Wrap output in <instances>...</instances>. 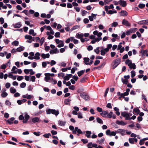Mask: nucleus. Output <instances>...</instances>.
<instances>
[{"label":"nucleus","instance_id":"54","mask_svg":"<svg viewBox=\"0 0 148 148\" xmlns=\"http://www.w3.org/2000/svg\"><path fill=\"white\" fill-rule=\"evenodd\" d=\"M50 82H51L53 84H56L57 83V81L56 79H54L53 78L52 79Z\"/></svg>","mask_w":148,"mask_h":148},{"label":"nucleus","instance_id":"10","mask_svg":"<svg viewBox=\"0 0 148 148\" xmlns=\"http://www.w3.org/2000/svg\"><path fill=\"white\" fill-rule=\"evenodd\" d=\"M116 123L118 125H121L122 126L125 125L127 124L126 123H125L123 121H119V120H117L116 121Z\"/></svg>","mask_w":148,"mask_h":148},{"label":"nucleus","instance_id":"23","mask_svg":"<svg viewBox=\"0 0 148 148\" xmlns=\"http://www.w3.org/2000/svg\"><path fill=\"white\" fill-rule=\"evenodd\" d=\"M10 92L12 93H14L16 92V89L13 87H11L10 88Z\"/></svg>","mask_w":148,"mask_h":148},{"label":"nucleus","instance_id":"11","mask_svg":"<svg viewBox=\"0 0 148 148\" xmlns=\"http://www.w3.org/2000/svg\"><path fill=\"white\" fill-rule=\"evenodd\" d=\"M32 122L34 123H35L36 122H38L39 120H40V119L38 117H35L31 119Z\"/></svg>","mask_w":148,"mask_h":148},{"label":"nucleus","instance_id":"37","mask_svg":"<svg viewBox=\"0 0 148 148\" xmlns=\"http://www.w3.org/2000/svg\"><path fill=\"white\" fill-rule=\"evenodd\" d=\"M8 95V93L6 92H3L1 94V96L3 98H5L7 97Z\"/></svg>","mask_w":148,"mask_h":148},{"label":"nucleus","instance_id":"60","mask_svg":"<svg viewBox=\"0 0 148 148\" xmlns=\"http://www.w3.org/2000/svg\"><path fill=\"white\" fill-rule=\"evenodd\" d=\"M56 63V62L54 60H51L50 62V65L51 66H52L53 65L55 64Z\"/></svg>","mask_w":148,"mask_h":148},{"label":"nucleus","instance_id":"7","mask_svg":"<svg viewBox=\"0 0 148 148\" xmlns=\"http://www.w3.org/2000/svg\"><path fill=\"white\" fill-rule=\"evenodd\" d=\"M122 24L126 26L129 27L130 25V24L129 22L126 20L124 19L122 20Z\"/></svg>","mask_w":148,"mask_h":148},{"label":"nucleus","instance_id":"30","mask_svg":"<svg viewBox=\"0 0 148 148\" xmlns=\"http://www.w3.org/2000/svg\"><path fill=\"white\" fill-rule=\"evenodd\" d=\"M129 67L131 69H136V65L134 63H132Z\"/></svg>","mask_w":148,"mask_h":148},{"label":"nucleus","instance_id":"14","mask_svg":"<svg viewBox=\"0 0 148 148\" xmlns=\"http://www.w3.org/2000/svg\"><path fill=\"white\" fill-rule=\"evenodd\" d=\"M13 26L15 28H19L21 26V22H19L15 24H13Z\"/></svg>","mask_w":148,"mask_h":148},{"label":"nucleus","instance_id":"52","mask_svg":"<svg viewBox=\"0 0 148 148\" xmlns=\"http://www.w3.org/2000/svg\"><path fill=\"white\" fill-rule=\"evenodd\" d=\"M26 84L25 82H22L20 84V87L21 88H24L25 87Z\"/></svg>","mask_w":148,"mask_h":148},{"label":"nucleus","instance_id":"61","mask_svg":"<svg viewBox=\"0 0 148 148\" xmlns=\"http://www.w3.org/2000/svg\"><path fill=\"white\" fill-rule=\"evenodd\" d=\"M60 32H58L55 33L54 36L58 38L60 37Z\"/></svg>","mask_w":148,"mask_h":148},{"label":"nucleus","instance_id":"41","mask_svg":"<svg viewBox=\"0 0 148 148\" xmlns=\"http://www.w3.org/2000/svg\"><path fill=\"white\" fill-rule=\"evenodd\" d=\"M84 63L85 64V63H88V62L89 61L90 59L88 58H84Z\"/></svg>","mask_w":148,"mask_h":148},{"label":"nucleus","instance_id":"25","mask_svg":"<svg viewBox=\"0 0 148 148\" xmlns=\"http://www.w3.org/2000/svg\"><path fill=\"white\" fill-rule=\"evenodd\" d=\"M126 64H127L128 66H129L132 63L131 60L129 59L127 60L125 62Z\"/></svg>","mask_w":148,"mask_h":148},{"label":"nucleus","instance_id":"15","mask_svg":"<svg viewBox=\"0 0 148 148\" xmlns=\"http://www.w3.org/2000/svg\"><path fill=\"white\" fill-rule=\"evenodd\" d=\"M41 56L43 59H45L46 58H49L50 57V55L49 53L45 54L42 53L41 54Z\"/></svg>","mask_w":148,"mask_h":148},{"label":"nucleus","instance_id":"2","mask_svg":"<svg viewBox=\"0 0 148 148\" xmlns=\"http://www.w3.org/2000/svg\"><path fill=\"white\" fill-rule=\"evenodd\" d=\"M121 62V58H117L114 60L112 63V69H114Z\"/></svg>","mask_w":148,"mask_h":148},{"label":"nucleus","instance_id":"59","mask_svg":"<svg viewBox=\"0 0 148 148\" xmlns=\"http://www.w3.org/2000/svg\"><path fill=\"white\" fill-rule=\"evenodd\" d=\"M142 21H145V23H146V24H148V19L146 20H142L141 21H140L138 23L140 25L142 24Z\"/></svg>","mask_w":148,"mask_h":148},{"label":"nucleus","instance_id":"32","mask_svg":"<svg viewBox=\"0 0 148 148\" xmlns=\"http://www.w3.org/2000/svg\"><path fill=\"white\" fill-rule=\"evenodd\" d=\"M24 47H19L16 49L17 51L18 52H20L22 51H23L24 50Z\"/></svg>","mask_w":148,"mask_h":148},{"label":"nucleus","instance_id":"27","mask_svg":"<svg viewBox=\"0 0 148 148\" xmlns=\"http://www.w3.org/2000/svg\"><path fill=\"white\" fill-rule=\"evenodd\" d=\"M66 123V122L65 121H59V124L60 126H64L65 125Z\"/></svg>","mask_w":148,"mask_h":148},{"label":"nucleus","instance_id":"47","mask_svg":"<svg viewBox=\"0 0 148 148\" xmlns=\"http://www.w3.org/2000/svg\"><path fill=\"white\" fill-rule=\"evenodd\" d=\"M131 77H134L136 75L135 72L134 71H132L131 72Z\"/></svg>","mask_w":148,"mask_h":148},{"label":"nucleus","instance_id":"51","mask_svg":"<svg viewBox=\"0 0 148 148\" xmlns=\"http://www.w3.org/2000/svg\"><path fill=\"white\" fill-rule=\"evenodd\" d=\"M22 13H25V14L27 16H29V12H28V11L27 10H24L22 12Z\"/></svg>","mask_w":148,"mask_h":148},{"label":"nucleus","instance_id":"46","mask_svg":"<svg viewBox=\"0 0 148 148\" xmlns=\"http://www.w3.org/2000/svg\"><path fill=\"white\" fill-rule=\"evenodd\" d=\"M82 15L83 16H85L87 13H88V12H87V11H86L85 10H82Z\"/></svg>","mask_w":148,"mask_h":148},{"label":"nucleus","instance_id":"9","mask_svg":"<svg viewBox=\"0 0 148 148\" xmlns=\"http://www.w3.org/2000/svg\"><path fill=\"white\" fill-rule=\"evenodd\" d=\"M59 51L57 48H56L53 49L51 50L49 52L50 54H53L54 53H59Z\"/></svg>","mask_w":148,"mask_h":148},{"label":"nucleus","instance_id":"18","mask_svg":"<svg viewBox=\"0 0 148 148\" xmlns=\"http://www.w3.org/2000/svg\"><path fill=\"white\" fill-rule=\"evenodd\" d=\"M86 134L85 136L88 138L90 137V135L91 134V132L90 131H87L86 132Z\"/></svg>","mask_w":148,"mask_h":148},{"label":"nucleus","instance_id":"63","mask_svg":"<svg viewBox=\"0 0 148 148\" xmlns=\"http://www.w3.org/2000/svg\"><path fill=\"white\" fill-rule=\"evenodd\" d=\"M84 90V89L82 88H79L77 90V92L78 93H81L80 92Z\"/></svg>","mask_w":148,"mask_h":148},{"label":"nucleus","instance_id":"44","mask_svg":"<svg viewBox=\"0 0 148 148\" xmlns=\"http://www.w3.org/2000/svg\"><path fill=\"white\" fill-rule=\"evenodd\" d=\"M99 47H97L96 49L94 50V51L97 54H99V53L100 51L99 50Z\"/></svg>","mask_w":148,"mask_h":148},{"label":"nucleus","instance_id":"57","mask_svg":"<svg viewBox=\"0 0 148 148\" xmlns=\"http://www.w3.org/2000/svg\"><path fill=\"white\" fill-rule=\"evenodd\" d=\"M104 139V138H103L100 140H98V142L99 144H101V143H103Z\"/></svg>","mask_w":148,"mask_h":148},{"label":"nucleus","instance_id":"3","mask_svg":"<svg viewBox=\"0 0 148 148\" xmlns=\"http://www.w3.org/2000/svg\"><path fill=\"white\" fill-rule=\"evenodd\" d=\"M80 96L86 101L89 100V97L88 94L85 92L81 93L80 94Z\"/></svg>","mask_w":148,"mask_h":148},{"label":"nucleus","instance_id":"34","mask_svg":"<svg viewBox=\"0 0 148 148\" xmlns=\"http://www.w3.org/2000/svg\"><path fill=\"white\" fill-rule=\"evenodd\" d=\"M97 122L99 123L103 124V121H102L101 119L99 118V117H97L96 119Z\"/></svg>","mask_w":148,"mask_h":148},{"label":"nucleus","instance_id":"26","mask_svg":"<svg viewBox=\"0 0 148 148\" xmlns=\"http://www.w3.org/2000/svg\"><path fill=\"white\" fill-rule=\"evenodd\" d=\"M30 81H32L33 82H35V81L36 77L34 76L30 75Z\"/></svg>","mask_w":148,"mask_h":148},{"label":"nucleus","instance_id":"64","mask_svg":"<svg viewBox=\"0 0 148 148\" xmlns=\"http://www.w3.org/2000/svg\"><path fill=\"white\" fill-rule=\"evenodd\" d=\"M78 118L79 119H82L83 118V116L81 112H78Z\"/></svg>","mask_w":148,"mask_h":148},{"label":"nucleus","instance_id":"39","mask_svg":"<svg viewBox=\"0 0 148 148\" xmlns=\"http://www.w3.org/2000/svg\"><path fill=\"white\" fill-rule=\"evenodd\" d=\"M71 101V100L69 99H66L64 101V103L66 105H68L69 103Z\"/></svg>","mask_w":148,"mask_h":148},{"label":"nucleus","instance_id":"33","mask_svg":"<svg viewBox=\"0 0 148 148\" xmlns=\"http://www.w3.org/2000/svg\"><path fill=\"white\" fill-rule=\"evenodd\" d=\"M12 44L15 46H17L19 44V42L17 40H15L12 43Z\"/></svg>","mask_w":148,"mask_h":148},{"label":"nucleus","instance_id":"36","mask_svg":"<svg viewBox=\"0 0 148 148\" xmlns=\"http://www.w3.org/2000/svg\"><path fill=\"white\" fill-rule=\"evenodd\" d=\"M134 111L137 114H138L140 112V110L137 108H134L133 110V112Z\"/></svg>","mask_w":148,"mask_h":148},{"label":"nucleus","instance_id":"40","mask_svg":"<svg viewBox=\"0 0 148 148\" xmlns=\"http://www.w3.org/2000/svg\"><path fill=\"white\" fill-rule=\"evenodd\" d=\"M121 81L124 84H127V83L128 82L127 80L126 79H124L123 78H121Z\"/></svg>","mask_w":148,"mask_h":148},{"label":"nucleus","instance_id":"16","mask_svg":"<svg viewBox=\"0 0 148 148\" xmlns=\"http://www.w3.org/2000/svg\"><path fill=\"white\" fill-rule=\"evenodd\" d=\"M127 12L125 10H122L120 12V15L121 16H127Z\"/></svg>","mask_w":148,"mask_h":148},{"label":"nucleus","instance_id":"50","mask_svg":"<svg viewBox=\"0 0 148 148\" xmlns=\"http://www.w3.org/2000/svg\"><path fill=\"white\" fill-rule=\"evenodd\" d=\"M30 118L29 116L27 114V113L26 114L25 116H24V119L28 120Z\"/></svg>","mask_w":148,"mask_h":148},{"label":"nucleus","instance_id":"49","mask_svg":"<svg viewBox=\"0 0 148 148\" xmlns=\"http://www.w3.org/2000/svg\"><path fill=\"white\" fill-rule=\"evenodd\" d=\"M77 68L75 67L71 69V73L72 74H73L75 73V70H77Z\"/></svg>","mask_w":148,"mask_h":148},{"label":"nucleus","instance_id":"43","mask_svg":"<svg viewBox=\"0 0 148 148\" xmlns=\"http://www.w3.org/2000/svg\"><path fill=\"white\" fill-rule=\"evenodd\" d=\"M46 114H49L51 113V109H47L46 110Z\"/></svg>","mask_w":148,"mask_h":148},{"label":"nucleus","instance_id":"1","mask_svg":"<svg viewBox=\"0 0 148 148\" xmlns=\"http://www.w3.org/2000/svg\"><path fill=\"white\" fill-rule=\"evenodd\" d=\"M113 114V112H110V113L106 111L103 110L101 113V115L103 117H108L109 118H111L112 117V115Z\"/></svg>","mask_w":148,"mask_h":148},{"label":"nucleus","instance_id":"28","mask_svg":"<svg viewBox=\"0 0 148 148\" xmlns=\"http://www.w3.org/2000/svg\"><path fill=\"white\" fill-rule=\"evenodd\" d=\"M117 13V11L116 10H114V11L112 10H109L108 12H107V13L108 14H112L114 13Z\"/></svg>","mask_w":148,"mask_h":148},{"label":"nucleus","instance_id":"55","mask_svg":"<svg viewBox=\"0 0 148 148\" xmlns=\"http://www.w3.org/2000/svg\"><path fill=\"white\" fill-rule=\"evenodd\" d=\"M5 104L6 105L9 106L11 105V102L8 100H6L5 101Z\"/></svg>","mask_w":148,"mask_h":148},{"label":"nucleus","instance_id":"48","mask_svg":"<svg viewBox=\"0 0 148 148\" xmlns=\"http://www.w3.org/2000/svg\"><path fill=\"white\" fill-rule=\"evenodd\" d=\"M45 41V38L44 37H42L40 41V45L41 46Z\"/></svg>","mask_w":148,"mask_h":148},{"label":"nucleus","instance_id":"45","mask_svg":"<svg viewBox=\"0 0 148 148\" xmlns=\"http://www.w3.org/2000/svg\"><path fill=\"white\" fill-rule=\"evenodd\" d=\"M145 6V5L143 3H140L138 5V7L140 9H142L144 8Z\"/></svg>","mask_w":148,"mask_h":148},{"label":"nucleus","instance_id":"5","mask_svg":"<svg viewBox=\"0 0 148 148\" xmlns=\"http://www.w3.org/2000/svg\"><path fill=\"white\" fill-rule=\"evenodd\" d=\"M48 74H49L47 73H45L44 75L45 76L44 78V80L45 81L47 82H50V81H49L50 77Z\"/></svg>","mask_w":148,"mask_h":148},{"label":"nucleus","instance_id":"21","mask_svg":"<svg viewBox=\"0 0 148 148\" xmlns=\"http://www.w3.org/2000/svg\"><path fill=\"white\" fill-rule=\"evenodd\" d=\"M29 34L30 35H32L33 36H35L36 35V34L34 33V30L32 29L29 30Z\"/></svg>","mask_w":148,"mask_h":148},{"label":"nucleus","instance_id":"38","mask_svg":"<svg viewBox=\"0 0 148 148\" xmlns=\"http://www.w3.org/2000/svg\"><path fill=\"white\" fill-rule=\"evenodd\" d=\"M25 39L31 40L32 38V37L30 35H26L25 36Z\"/></svg>","mask_w":148,"mask_h":148},{"label":"nucleus","instance_id":"29","mask_svg":"<svg viewBox=\"0 0 148 148\" xmlns=\"http://www.w3.org/2000/svg\"><path fill=\"white\" fill-rule=\"evenodd\" d=\"M138 29L136 28H131L130 29V32L131 33L135 32Z\"/></svg>","mask_w":148,"mask_h":148},{"label":"nucleus","instance_id":"6","mask_svg":"<svg viewBox=\"0 0 148 148\" xmlns=\"http://www.w3.org/2000/svg\"><path fill=\"white\" fill-rule=\"evenodd\" d=\"M128 140L130 143L131 144H134V142L136 143L138 141L137 139L135 138H129Z\"/></svg>","mask_w":148,"mask_h":148},{"label":"nucleus","instance_id":"58","mask_svg":"<svg viewBox=\"0 0 148 148\" xmlns=\"http://www.w3.org/2000/svg\"><path fill=\"white\" fill-rule=\"evenodd\" d=\"M81 140L84 144H86L88 142V140L87 139H82Z\"/></svg>","mask_w":148,"mask_h":148},{"label":"nucleus","instance_id":"24","mask_svg":"<svg viewBox=\"0 0 148 148\" xmlns=\"http://www.w3.org/2000/svg\"><path fill=\"white\" fill-rule=\"evenodd\" d=\"M75 130H77V132L78 134H77V135L79 136V134H82V131L80 129H79L78 127H75Z\"/></svg>","mask_w":148,"mask_h":148},{"label":"nucleus","instance_id":"8","mask_svg":"<svg viewBox=\"0 0 148 148\" xmlns=\"http://www.w3.org/2000/svg\"><path fill=\"white\" fill-rule=\"evenodd\" d=\"M119 3L123 7H125L126 5V1L124 0H120L119 1Z\"/></svg>","mask_w":148,"mask_h":148},{"label":"nucleus","instance_id":"35","mask_svg":"<svg viewBox=\"0 0 148 148\" xmlns=\"http://www.w3.org/2000/svg\"><path fill=\"white\" fill-rule=\"evenodd\" d=\"M79 26L78 25H75L71 29V31H72L74 30L78 29L79 28Z\"/></svg>","mask_w":148,"mask_h":148},{"label":"nucleus","instance_id":"13","mask_svg":"<svg viewBox=\"0 0 148 148\" xmlns=\"http://www.w3.org/2000/svg\"><path fill=\"white\" fill-rule=\"evenodd\" d=\"M51 114H54L56 116L58 115L59 113V112L58 110H56L55 109H51Z\"/></svg>","mask_w":148,"mask_h":148},{"label":"nucleus","instance_id":"17","mask_svg":"<svg viewBox=\"0 0 148 148\" xmlns=\"http://www.w3.org/2000/svg\"><path fill=\"white\" fill-rule=\"evenodd\" d=\"M84 36V34H79L78 33H77L75 36V37L76 38L81 39Z\"/></svg>","mask_w":148,"mask_h":148},{"label":"nucleus","instance_id":"53","mask_svg":"<svg viewBox=\"0 0 148 148\" xmlns=\"http://www.w3.org/2000/svg\"><path fill=\"white\" fill-rule=\"evenodd\" d=\"M64 74L63 73H60L58 74V76L59 77H61L64 78Z\"/></svg>","mask_w":148,"mask_h":148},{"label":"nucleus","instance_id":"19","mask_svg":"<svg viewBox=\"0 0 148 148\" xmlns=\"http://www.w3.org/2000/svg\"><path fill=\"white\" fill-rule=\"evenodd\" d=\"M16 69H17V68L15 66H13L11 70L12 71V73L14 74H17L18 73L17 71V70L15 71Z\"/></svg>","mask_w":148,"mask_h":148},{"label":"nucleus","instance_id":"56","mask_svg":"<svg viewBox=\"0 0 148 148\" xmlns=\"http://www.w3.org/2000/svg\"><path fill=\"white\" fill-rule=\"evenodd\" d=\"M111 132L110 130H108L106 131V134L107 135L110 136Z\"/></svg>","mask_w":148,"mask_h":148},{"label":"nucleus","instance_id":"4","mask_svg":"<svg viewBox=\"0 0 148 148\" xmlns=\"http://www.w3.org/2000/svg\"><path fill=\"white\" fill-rule=\"evenodd\" d=\"M126 130L120 129L117 130L116 131V133L119 134L122 136H123L126 134Z\"/></svg>","mask_w":148,"mask_h":148},{"label":"nucleus","instance_id":"62","mask_svg":"<svg viewBox=\"0 0 148 148\" xmlns=\"http://www.w3.org/2000/svg\"><path fill=\"white\" fill-rule=\"evenodd\" d=\"M5 86L7 88H9L10 86V84L9 83L7 82L6 83Z\"/></svg>","mask_w":148,"mask_h":148},{"label":"nucleus","instance_id":"20","mask_svg":"<svg viewBox=\"0 0 148 148\" xmlns=\"http://www.w3.org/2000/svg\"><path fill=\"white\" fill-rule=\"evenodd\" d=\"M14 119V117H12L10 119H8L7 121L9 124L11 125L13 123V121Z\"/></svg>","mask_w":148,"mask_h":148},{"label":"nucleus","instance_id":"22","mask_svg":"<svg viewBox=\"0 0 148 148\" xmlns=\"http://www.w3.org/2000/svg\"><path fill=\"white\" fill-rule=\"evenodd\" d=\"M85 70H82L80 71H78L77 73V74L79 77H80L84 73Z\"/></svg>","mask_w":148,"mask_h":148},{"label":"nucleus","instance_id":"42","mask_svg":"<svg viewBox=\"0 0 148 148\" xmlns=\"http://www.w3.org/2000/svg\"><path fill=\"white\" fill-rule=\"evenodd\" d=\"M43 136L47 138H49V137L51 136V134L50 133L44 134L43 135Z\"/></svg>","mask_w":148,"mask_h":148},{"label":"nucleus","instance_id":"31","mask_svg":"<svg viewBox=\"0 0 148 148\" xmlns=\"http://www.w3.org/2000/svg\"><path fill=\"white\" fill-rule=\"evenodd\" d=\"M118 23L117 22H113L111 25V27H116L118 25Z\"/></svg>","mask_w":148,"mask_h":148},{"label":"nucleus","instance_id":"12","mask_svg":"<svg viewBox=\"0 0 148 148\" xmlns=\"http://www.w3.org/2000/svg\"><path fill=\"white\" fill-rule=\"evenodd\" d=\"M40 54L39 52H36L34 56V59L36 60H39L40 59Z\"/></svg>","mask_w":148,"mask_h":148}]
</instances>
